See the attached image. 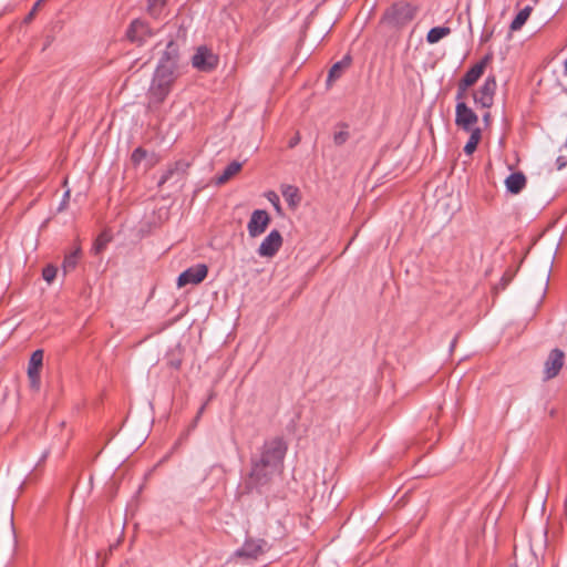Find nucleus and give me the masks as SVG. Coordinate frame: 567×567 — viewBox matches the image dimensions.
Masks as SVG:
<instances>
[{
  "instance_id": "obj_1",
  "label": "nucleus",
  "mask_w": 567,
  "mask_h": 567,
  "mask_svg": "<svg viewBox=\"0 0 567 567\" xmlns=\"http://www.w3.org/2000/svg\"><path fill=\"white\" fill-rule=\"evenodd\" d=\"M286 452L287 445L281 437L266 441L260 456L251 457V468L240 485L239 495L267 491L272 480L282 472Z\"/></svg>"
},
{
  "instance_id": "obj_2",
  "label": "nucleus",
  "mask_w": 567,
  "mask_h": 567,
  "mask_svg": "<svg viewBox=\"0 0 567 567\" xmlns=\"http://www.w3.org/2000/svg\"><path fill=\"white\" fill-rule=\"evenodd\" d=\"M178 61V47L174 41H169L159 59L148 90L151 105H159L169 94L173 84L179 76Z\"/></svg>"
},
{
  "instance_id": "obj_3",
  "label": "nucleus",
  "mask_w": 567,
  "mask_h": 567,
  "mask_svg": "<svg viewBox=\"0 0 567 567\" xmlns=\"http://www.w3.org/2000/svg\"><path fill=\"white\" fill-rule=\"evenodd\" d=\"M415 14L416 7L408 2H396L384 12L382 21L391 28L401 29L410 23Z\"/></svg>"
},
{
  "instance_id": "obj_4",
  "label": "nucleus",
  "mask_w": 567,
  "mask_h": 567,
  "mask_svg": "<svg viewBox=\"0 0 567 567\" xmlns=\"http://www.w3.org/2000/svg\"><path fill=\"white\" fill-rule=\"evenodd\" d=\"M496 87L497 83L495 76H487L483 85L477 91L473 92V100L475 104L483 109L492 107Z\"/></svg>"
},
{
  "instance_id": "obj_5",
  "label": "nucleus",
  "mask_w": 567,
  "mask_h": 567,
  "mask_svg": "<svg viewBox=\"0 0 567 567\" xmlns=\"http://www.w3.org/2000/svg\"><path fill=\"white\" fill-rule=\"evenodd\" d=\"M478 122L476 113L466 105L465 102H458L455 106V124L465 132H473Z\"/></svg>"
},
{
  "instance_id": "obj_6",
  "label": "nucleus",
  "mask_w": 567,
  "mask_h": 567,
  "mask_svg": "<svg viewBox=\"0 0 567 567\" xmlns=\"http://www.w3.org/2000/svg\"><path fill=\"white\" fill-rule=\"evenodd\" d=\"M154 35V31L148 23L142 19H135L126 30V38L137 45H143L146 40Z\"/></svg>"
},
{
  "instance_id": "obj_7",
  "label": "nucleus",
  "mask_w": 567,
  "mask_h": 567,
  "mask_svg": "<svg viewBox=\"0 0 567 567\" xmlns=\"http://www.w3.org/2000/svg\"><path fill=\"white\" fill-rule=\"evenodd\" d=\"M266 546L267 543L264 539H247L244 545L235 551L234 557L244 559L245 561L256 560L266 551Z\"/></svg>"
},
{
  "instance_id": "obj_8",
  "label": "nucleus",
  "mask_w": 567,
  "mask_h": 567,
  "mask_svg": "<svg viewBox=\"0 0 567 567\" xmlns=\"http://www.w3.org/2000/svg\"><path fill=\"white\" fill-rule=\"evenodd\" d=\"M192 64L202 72H210L218 64V56L206 47H199L192 58Z\"/></svg>"
},
{
  "instance_id": "obj_9",
  "label": "nucleus",
  "mask_w": 567,
  "mask_h": 567,
  "mask_svg": "<svg viewBox=\"0 0 567 567\" xmlns=\"http://www.w3.org/2000/svg\"><path fill=\"white\" fill-rule=\"evenodd\" d=\"M270 224V216L264 209L252 212L247 225L248 234L251 238H256L264 234Z\"/></svg>"
},
{
  "instance_id": "obj_10",
  "label": "nucleus",
  "mask_w": 567,
  "mask_h": 567,
  "mask_svg": "<svg viewBox=\"0 0 567 567\" xmlns=\"http://www.w3.org/2000/svg\"><path fill=\"white\" fill-rule=\"evenodd\" d=\"M565 362V353L559 349H553L544 363V379L550 380L558 375Z\"/></svg>"
},
{
  "instance_id": "obj_11",
  "label": "nucleus",
  "mask_w": 567,
  "mask_h": 567,
  "mask_svg": "<svg viewBox=\"0 0 567 567\" xmlns=\"http://www.w3.org/2000/svg\"><path fill=\"white\" fill-rule=\"evenodd\" d=\"M208 274V268L204 264H198L183 271L177 279V286L184 287L188 284L197 285L200 284Z\"/></svg>"
},
{
  "instance_id": "obj_12",
  "label": "nucleus",
  "mask_w": 567,
  "mask_h": 567,
  "mask_svg": "<svg viewBox=\"0 0 567 567\" xmlns=\"http://www.w3.org/2000/svg\"><path fill=\"white\" fill-rule=\"evenodd\" d=\"M282 245V236L277 230H271L268 236L261 241L258 248V255L260 257H274Z\"/></svg>"
},
{
  "instance_id": "obj_13",
  "label": "nucleus",
  "mask_w": 567,
  "mask_h": 567,
  "mask_svg": "<svg viewBox=\"0 0 567 567\" xmlns=\"http://www.w3.org/2000/svg\"><path fill=\"white\" fill-rule=\"evenodd\" d=\"M43 364V351L35 350L30 358L28 365V378L31 389L38 391L40 389V371Z\"/></svg>"
},
{
  "instance_id": "obj_14",
  "label": "nucleus",
  "mask_w": 567,
  "mask_h": 567,
  "mask_svg": "<svg viewBox=\"0 0 567 567\" xmlns=\"http://www.w3.org/2000/svg\"><path fill=\"white\" fill-rule=\"evenodd\" d=\"M493 60V54L487 53L478 63L474 64L460 80L463 83V86H473L478 79L483 75L486 66Z\"/></svg>"
},
{
  "instance_id": "obj_15",
  "label": "nucleus",
  "mask_w": 567,
  "mask_h": 567,
  "mask_svg": "<svg viewBox=\"0 0 567 567\" xmlns=\"http://www.w3.org/2000/svg\"><path fill=\"white\" fill-rule=\"evenodd\" d=\"M526 185V177L522 172L512 173L505 179L506 189L512 194H518Z\"/></svg>"
},
{
  "instance_id": "obj_16",
  "label": "nucleus",
  "mask_w": 567,
  "mask_h": 567,
  "mask_svg": "<svg viewBox=\"0 0 567 567\" xmlns=\"http://www.w3.org/2000/svg\"><path fill=\"white\" fill-rule=\"evenodd\" d=\"M350 64L351 58L349 55L334 63L329 70L327 83L330 85L332 82L338 80L342 75L343 71L350 66Z\"/></svg>"
},
{
  "instance_id": "obj_17",
  "label": "nucleus",
  "mask_w": 567,
  "mask_h": 567,
  "mask_svg": "<svg viewBox=\"0 0 567 567\" xmlns=\"http://www.w3.org/2000/svg\"><path fill=\"white\" fill-rule=\"evenodd\" d=\"M281 194L291 208H296L300 204L301 196L298 187L292 185H282Z\"/></svg>"
},
{
  "instance_id": "obj_18",
  "label": "nucleus",
  "mask_w": 567,
  "mask_h": 567,
  "mask_svg": "<svg viewBox=\"0 0 567 567\" xmlns=\"http://www.w3.org/2000/svg\"><path fill=\"white\" fill-rule=\"evenodd\" d=\"M243 164L240 162H231L224 172L217 177V184L221 185L227 183L231 177L240 172Z\"/></svg>"
},
{
  "instance_id": "obj_19",
  "label": "nucleus",
  "mask_w": 567,
  "mask_h": 567,
  "mask_svg": "<svg viewBox=\"0 0 567 567\" xmlns=\"http://www.w3.org/2000/svg\"><path fill=\"white\" fill-rule=\"evenodd\" d=\"M80 257H81V248L80 247H76L73 251H71L70 254H68L64 257L63 265H62L64 274L75 269Z\"/></svg>"
},
{
  "instance_id": "obj_20",
  "label": "nucleus",
  "mask_w": 567,
  "mask_h": 567,
  "mask_svg": "<svg viewBox=\"0 0 567 567\" xmlns=\"http://www.w3.org/2000/svg\"><path fill=\"white\" fill-rule=\"evenodd\" d=\"M451 33V29L449 27H435L432 28L426 35V41L431 44L437 43L444 37Z\"/></svg>"
},
{
  "instance_id": "obj_21",
  "label": "nucleus",
  "mask_w": 567,
  "mask_h": 567,
  "mask_svg": "<svg viewBox=\"0 0 567 567\" xmlns=\"http://www.w3.org/2000/svg\"><path fill=\"white\" fill-rule=\"evenodd\" d=\"M530 12H532V8L529 6L525 7L524 9H522L517 14L516 17L514 18V20L512 21L511 23V30L512 31H518L522 29V27L525 24V22L527 21V19L529 18L530 16Z\"/></svg>"
},
{
  "instance_id": "obj_22",
  "label": "nucleus",
  "mask_w": 567,
  "mask_h": 567,
  "mask_svg": "<svg viewBox=\"0 0 567 567\" xmlns=\"http://www.w3.org/2000/svg\"><path fill=\"white\" fill-rule=\"evenodd\" d=\"M468 133L471 135H470L467 143L464 146V152L467 155H472L475 152V150L477 148V145L482 138V131H481V128H476L475 131L468 132Z\"/></svg>"
},
{
  "instance_id": "obj_23",
  "label": "nucleus",
  "mask_w": 567,
  "mask_h": 567,
  "mask_svg": "<svg viewBox=\"0 0 567 567\" xmlns=\"http://www.w3.org/2000/svg\"><path fill=\"white\" fill-rule=\"evenodd\" d=\"M111 241V236L107 235L106 233H102L99 235V237L95 239L94 241V245H93V251L95 255H99L101 254L106 245Z\"/></svg>"
},
{
  "instance_id": "obj_24",
  "label": "nucleus",
  "mask_w": 567,
  "mask_h": 567,
  "mask_svg": "<svg viewBox=\"0 0 567 567\" xmlns=\"http://www.w3.org/2000/svg\"><path fill=\"white\" fill-rule=\"evenodd\" d=\"M164 4L165 0H147V11L152 17L157 18Z\"/></svg>"
},
{
  "instance_id": "obj_25",
  "label": "nucleus",
  "mask_w": 567,
  "mask_h": 567,
  "mask_svg": "<svg viewBox=\"0 0 567 567\" xmlns=\"http://www.w3.org/2000/svg\"><path fill=\"white\" fill-rule=\"evenodd\" d=\"M183 164L181 162H177L173 165H169L167 169L164 172V174L161 176L158 181V185L165 184L168 179L172 178V176L181 168Z\"/></svg>"
},
{
  "instance_id": "obj_26",
  "label": "nucleus",
  "mask_w": 567,
  "mask_h": 567,
  "mask_svg": "<svg viewBox=\"0 0 567 567\" xmlns=\"http://www.w3.org/2000/svg\"><path fill=\"white\" fill-rule=\"evenodd\" d=\"M58 269L53 265H48L43 268L42 277L48 282L51 284L56 277Z\"/></svg>"
},
{
  "instance_id": "obj_27",
  "label": "nucleus",
  "mask_w": 567,
  "mask_h": 567,
  "mask_svg": "<svg viewBox=\"0 0 567 567\" xmlns=\"http://www.w3.org/2000/svg\"><path fill=\"white\" fill-rule=\"evenodd\" d=\"M349 136L350 134L347 130H341L334 133L333 142L336 145H342L348 141Z\"/></svg>"
},
{
  "instance_id": "obj_28",
  "label": "nucleus",
  "mask_w": 567,
  "mask_h": 567,
  "mask_svg": "<svg viewBox=\"0 0 567 567\" xmlns=\"http://www.w3.org/2000/svg\"><path fill=\"white\" fill-rule=\"evenodd\" d=\"M146 157V151L142 147H137L132 153L131 159L134 165H138Z\"/></svg>"
},
{
  "instance_id": "obj_29",
  "label": "nucleus",
  "mask_w": 567,
  "mask_h": 567,
  "mask_svg": "<svg viewBox=\"0 0 567 567\" xmlns=\"http://www.w3.org/2000/svg\"><path fill=\"white\" fill-rule=\"evenodd\" d=\"M43 1L44 0H38L34 3V6L32 7L31 11L25 16L24 23H30L34 19V17H35V14H37L38 10L40 9V7H41Z\"/></svg>"
},
{
  "instance_id": "obj_30",
  "label": "nucleus",
  "mask_w": 567,
  "mask_h": 567,
  "mask_svg": "<svg viewBox=\"0 0 567 567\" xmlns=\"http://www.w3.org/2000/svg\"><path fill=\"white\" fill-rule=\"evenodd\" d=\"M467 90H468V86H463V83H461V82L458 81V83H457L456 96H455V99H456L457 103H458V102H464V99H465V96H466V92H467Z\"/></svg>"
},
{
  "instance_id": "obj_31",
  "label": "nucleus",
  "mask_w": 567,
  "mask_h": 567,
  "mask_svg": "<svg viewBox=\"0 0 567 567\" xmlns=\"http://www.w3.org/2000/svg\"><path fill=\"white\" fill-rule=\"evenodd\" d=\"M267 198L269 199V202L274 205V207L280 212V202H279V196L275 193V192H269L267 194Z\"/></svg>"
},
{
  "instance_id": "obj_32",
  "label": "nucleus",
  "mask_w": 567,
  "mask_h": 567,
  "mask_svg": "<svg viewBox=\"0 0 567 567\" xmlns=\"http://www.w3.org/2000/svg\"><path fill=\"white\" fill-rule=\"evenodd\" d=\"M212 399H213V394H210V395H209V398H208V400H207V401H209V400H212ZM207 403H208V402H205V403L200 406V409H199V411H198V413H197V415H196V421H197V420L200 417V415L203 414L204 410L206 409Z\"/></svg>"
},
{
  "instance_id": "obj_33",
  "label": "nucleus",
  "mask_w": 567,
  "mask_h": 567,
  "mask_svg": "<svg viewBox=\"0 0 567 567\" xmlns=\"http://www.w3.org/2000/svg\"><path fill=\"white\" fill-rule=\"evenodd\" d=\"M299 142H300V136H299V134H296V136L292 137L291 141L289 142V147H295Z\"/></svg>"
},
{
  "instance_id": "obj_34",
  "label": "nucleus",
  "mask_w": 567,
  "mask_h": 567,
  "mask_svg": "<svg viewBox=\"0 0 567 567\" xmlns=\"http://www.w3.org/2000/svg\"><path fill=\"white\" fill-rule=\"evenodd\" d=\"M70 197V190H66L63 195V200H62V204H61V207H60V210L65 206L68 199Z\"/></svg>"
},
{
  "instance_id": "obj_35",
  "label": "nucleus",
  "mask_w": 567,
  "mask_h": 567,
  "mask_svg": "<svg viewBox=\"0 0 567 567\" xmlns=\"http://www.w3.org/2000/svg\"><path fill=\"white\" fill-rule=\"evenodd\" d=\"M557 164H558V168L561 169L566 165V162L564 161L563 157H558Z\"/></svg>"
},
{
  "instance_id": "obj_36",
  "label": "nucleus",
  "mask_w": 567,
  "mask_h": 567,
  "mask_svg": "<svg viewBox=\"0 0 567 567\" xmlns=\"http://www.w3.org/2000/svg\"><path fill=\"white\" fill-rule=\"evenodd\" d=\"M483 121H484L486 124H488V123H489V121H491V114H489L488 112H487V113H485V114L483 115Z\"/></svg>"
},
{
  "instance_id": "obj_37",
  "label": "nucleus",
  "mask_w": 567,
  "mask_h": 567,
  "mask_svg": "<svg viewBox=\"0 0 567 567\" xmlns=\"http://www.w3.org/2000/svg\"><path fill=\"white\" fill-rule=\"evenodd\" d=\"M564 74L567 76V60L564 63Z\"/></svg>"
},
{
  "instance_id": "obj_38",
  "label": "nucleus",
  "mask_w": 567,
  "mask_h": 567,
  "mask_svg": "<svg viewBox=\"0 0 567 567\" xmlns=\"http://www.w3.org/2000/svg\"><path fill=\"white\" fill-rule=\"evenodd\" d=\"M456 341H457V338L455 337V338L453 339V341H452V344H451V348H452V349L455 347Z\"/></svg>"
},
{
  "instance_id": "obj_39",
  "label": "nucleus",
  "mask_w": 567,
  "mask_h": 567,
  "mask_svg": "<svg viewBox=\"0 0 567 567\" xmlns=\"http://www.w3.org/2000/svg\"><path fill=\"white\" fill-rule=\"evenodd\" d=\"M48 456V452H45L42 456V460H44Z\"/></svg>"
}]
</instances>
